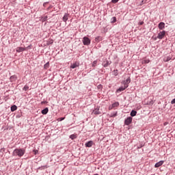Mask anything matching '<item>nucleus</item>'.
<instances>
[{"mask_svg": "<svg viewBox=\"0 0 175 175\" xmlns=\"http://www.w3.org/2000/svg\"><path fill=\"white\" fill-rule=\"evenodd\" d=\"M92 144H94V142L92 141H89L88 142H87L85 146V147H92Z\"/></svg>", "mask_w": 175, "mask_h": 175, "instance_id": "11", "label": "nucleus"}, {"mask_svg": "<svg viewBox=\"0 0 175 175\" xmlns=\"http://www.w3.org/2000/svg\"><path fill=\"white\" fill-rule=\"evenodd\" d=\"M50 66V63L47 62L44 64V69H49V67Z\"/></svg>", "mask_w": 175, "mask_h": 175, "instance_id": "19", "label": "nucleus"}, {"mask_svg": "<svg viewBox=\"0 0 175 175\" xmlns=\"http://www.w3.org/2000/svg\"><path fill=\"white\" fill-rule=\"evenodd\" d=\"M16 53H23V51H25V48L18 46L16 49Z\"/></svg>", "mask_w": 175, "mask_h": 175, "instance_id": "7", "label": "nucleus"}, {"mask_svg": "<svg viewBox=\"0 0 175 175\" xmlns=\"http://www.w3.org/2000/svg\"><path fill=\"white\" fill-rule=\"evenodd\" d=\"M64 120H65V118H59L57 121H64Z\"/></svg>", "mask_w": 175, "mask_h": 175, "instance_id": "27", "label": "nucleus"}, {"mask_svg": "<svg viewBox=\"0 0 175 175\" xmlns=\"http://www.w3.org/2000/svg\"><path fill=\"white\" fill-rule=\"evenodd\" d=\"M41 113H42V114H47V113H49V108L46 107V108L42 109Z\"/></svg>", "mask_w": 175, "mask_h": 175, "instance_id": "14", "label": "nucleus"}, {"mask_svg": "<svg viewBox=\"0 0 175 175\" xmlns=\"http://www.w3.org/2000/svg\"><path fill=\"white\" fill-rule=\"evenodd\" d=\"M131 122H132V117L127 118L124 121L125 125H129L130 124H131Z\"/></svg>", "mask_w": 175, "mask_h": 175, "instance_id": "6", "label": "nucleus"}, {"mask_svg": "<svg viewBox=\"0 0 175 175\" xmlns=\"http://www.w3.org/2000/svg\"><path fill=\"white\" fill-rule=\"evenodd\" d=\"M170 59H172L167 57V59H163V61H164V62H169V61H170Z\"/></svg>", "mask_w": 175, "mask_h": 175, "instance_id": "26", "label": "nucleus"}, {"mask_svg": "<svg viewBox=\"0 0 175 175\" xmlns=\"http://www.w3.org/2000/svg\"><path fill=\"white\" fill-rule=\"evenodd\" d=\"M16 80H17V77H16V76L10 77V81H16Z\"/></svg>", "mask_w": 175, "mask_h": 175, "instance_id": "16", "label": "nucleus"}, {"mask_svg": "<svg viewBox=\"0 0 175 175\" xmlns=\"http://www.w3.org/2000/svg\"><path fill=\"white\" fill-rule=\"evenodd\" d=\"M120 105V103H114L113 105H112V107H117Z\"/></svg>", "mask_w": 175, "mask_h": 175, "instance_id": "21", "label": "nucleus"}, {"mask_svg": "<svg viewBox=\"0 0 175 175\" xmlns=\"http://www.w3.org/2000/svg\"><path fill=\"white\" fill-rule=\"evenodd\" d=\"M16 110H17V106L14 105L11 107V111H16Z\"/></svg>", "mask_w": 175, "mask_h": 175, "instance_id": "17", "label": "nucleus"}, {"mask_svg": "<svg viewBox=\"0 0 175 175\" xmlns=\"http://www.w3.org/2000/svg\"><path fill=\"white\" fill-rule=\"evenodd\" d=\"M98 64V60L94 61L92 64V66L95 68L96 66V64Z\"/></svg>", "mask_w": 175, "mask_h": 175, "instance_id": "22", "label": "nucleus"}, {"mask_svg": "<svg viewBox=\"0 0 175 175\" xmlns=\"http://www.w3.org/2000/svg\"><path fill=\"white\" fill-rule=\"evenodd\" d=\"M25 91H27V90H28V87L27 86H25L23 88Z\"/></svg>", "mask_w": 175, "mask_h": 175, "instance_id": "32", "label": "nucleus"}, {"mask_svg": "<svg viewBox=\"0 0 175 175\" xmlns=\"http://www.w3.org/2000/svg\"><path fill=\"white\" fill-rule=\"evenodd\" d=\"M80 66V62H75V63L72 64L70 66V69H76V68H79Z\"/></svg>", "mask_w": 175, "mask_h": 175, "instance_id": "4", "label": "nucleus"}, {"mask_svg": "<svg viewBox=\"0 0 175 175\" xmlns=\"http://www.w3.org/2000/svg\"><path fill=\"white\" fill-rule=\"evenodd\" d=\"M38 152V150H35V154H36Z\"/></svg>", "mask_w": 175, "mask_h": 175, "instance_id": "34", "label": "nucleus"}, {"mask_svg": "<svg viewBox=\"0 0 175 175\" xmlns=\"http://www.w3.org/2000/svg\"><path fill=\"white\" fill-rule=\"evenodd\" d=\"M99 39H100V37L96 38V42H99Z\"/></svg>", "mask_w": 175, "mask_h": 175, "instance_id": "30", "label": "nucleus"}, {"mask_svg": "<svg viewBox=\"0 0 175 175\" xmlns=\"http://www.w3.org/2000/svg\"><path fill=\"white\" fill-rule=\"evenodd\" d=\"M128 88V84L124 83V86H122L117 90V92H121V91H124V90H126Z\"/></svg>", "mask_w": 175, "mask_h": 175, "instance_id": "5", "label": "nucleus"}, {"mask_svg": "<svg viewBox=\"0 0 175 175\" xmlns=\"http://www.w3.org/2000/svg\"><path fill=\"white\" fill-rule=\"evenodd\" d=\"M129 83H131V78H128V79L125 81L124 84H127V85H128V84H129Z\"/></svg>", "mask_w": 175, "mask_h": 175, "instance_id": "20", "label": "nucleus"}, {"mask_svg": "<svg viewBox=\"0 0 175 175\" xmlns=\"http://www.w3.org/2000/svg\"><path fill=\"white\" fill-rule=\"evenodd\" d=\"M68 17H69V14H65L63 17V21H64V23H66V21H68Z\"/></svg>", "mask_w": 175, "mask_h": 175, "instance_id": "12", "label": "nucleus"}, {"mask_svg": "<svg viewBox=\"0 0 175 175\" xmlns=\"http://www.w3.org/2000/svg\"><path fill=\"white\" fill-rule=\"evenodd\" d=\"M144 24V22H140L139 25H143Z\"/></svg>", "mask_w": 175, "mask_h": 175, "instance_id": "33", "label": "nucleus"}, {"mask_svg": "<svg viewBox=\"0 0 175 175\" xmlns=\"http://www.w3.org/2000/svg\"><path fill=\"white\" fill-rule=\"evenodd\" d=\"M76 135H71L70 136V139H71L72 140H75V139H76Z\"/></svg>", "mask_w": 175, "mask_h": 175, "instance_id": "23", "label": "nucleus"}, {"mask_svg": "<svg viewBox=\"0 0 175 175\" xmlns=\"http://www.w3.org/2000/svg\"><path fill=\"white\" fill-rule=\"evenodd\" d=\"M46 20H47V16H42V18H41V21H46Z\"/></svg>", "mask_w": 175, "mask_h": 175, "instance_id": "24", "label": "nucleus"}, {"mask_svg": "<svg viewBox=\"0 0 175 175\" xmlns=\"http://www.w3.org/2000/svg\"><path fill=\"white\" fill-rule=\"evenodd\" d=\"M103 65L104 68H107L110 65V62L109 61L104 62Z\"/></svg>", "mask_w": 175, "mask_h": 175, "instance_id": "13", "label": "nucleus"}, {"mask_svg": "<svg viewBox=\"0 0 175 175\" xmlns=\"http://www.w3.org/2000/svg\"><path fill=\"white\" fill-rule=\"evenodd\" d=\"M25 154V150L23 149H15L13 151L12 155L13 157H18L19 158H21L23 155Z\"/></svg>", "mask_w": 175, "mask_h": 175, "instance_id": "1", "label": "nucleus"}, {"mask_svg": "<svg viewBox=\"0 0 175 175\" xmlns=\"http://www.w3.org/2000/svg\"><path fill=\"white\" fill-rule=\"evenodd\" d=\"M98 90H100V88H102V85H98Z\"/></svg>", "mask_w": 175, "mask_h": 175, "instance_id": "31", "label": "nucleus"}, {"mask_svg": "<svg viewBox=\"0 0 175 175\" xmlns=\"http://www.w3.org/2000/svg\"><path fill=\"white\" fill-rule=\"evenodd\" d=\"M159 29H165V23L163 22H161L159 24Z\"/></svg>", "mask_w": 175, "mask_h": 175, "instance_id": "9", "label": "nucleus"}, {"mask_svg": "<svg viewBox=\"0 0 175 175\" xmlns=\"http://www.w3.org/2000/svg\"><path fill=\"white\" fill-rule=\"evenodd\" d=\"M120 0H111L112 3H117Z\"/></svg>", "mask_w": 175, "mask_h": 175, "instance_id": "28", "label": "nucleus"}, {"mask_svg": "<svg viewBox=\"0 0 175 175\" xmlns=\"http://www.w3.org/2000/svg\"><path fill=\"white\" fill-rule=\"evenodd\" d=\"M136 114H137V111H136L135 110L131 111V117H135V116H136Z\"/></svg>", "mask_w": 175, "mask_h": 175, "instance_id": "15", "label": "nucleus"}, {"mask_svg": "<svg viewBox=\"0 0 175 175\" xmlns=\"http://www.w3.org/2000/svg\"><path fill=\"white\" fill-rule=\"evenodd\" d=\"M165 161H159L158 163H157L155 165H154V167H159L160 166H162L163 165Z\"/></svg>", "mask_w": 175, "mask_h": 175, "instance_id": "8", "label": "nucleus"}, {"mask_svg": "<svg viewBox=\"0 0 175 175\" xmlns=\"http://www.w3.org/2000/svg\"><path fill=\"white\" fill-rule=\"evenodd\" d=\"M83 43L84 46H88L91 44V40H90V38H88V37H84L83 39Z\"/></svg>", "mask_w": 175, "mask_h": 175, "instance_id": "2", "label": "nucleus"}, {"mask_svg": "<svg viewBox=\"0 0 175 175\" xmlns=\"http://www.w3.org/2000/svg\"><path fill=\"white\" fill-rule=\"evenodd\" d=\"M117 21V18H116V16H113V18H112V21H111V23H116Z\"/></svg>", "mask_w": 175, "mask_h": 175, "instance_id": "25", "label": "nucleus"}, {"mask_svg": "<svg viewBox=\"0 0 175 175\" xmlns=\"http://www.w3.org/2000/svg\"><path fill=\"white\" fill-rule=\"evenodd\" d=\"M150 59H145L142 61V64H149Z\"/></svg>", "mask_w": 175, "mask_h": 175, "instance_id": "18", "label": "nucleus"}, {"mask_svg": "<svg viewBox=\"0 0 175 175\" xmlns=\"http://www.w3.org/2000/svg\"><path fill=\"white\" fill-rule=\"evenodd\" d=\"M165 35H166V31H160L158 33L157 38L158 39H163V38H165Z\"/></svg>", "mask_w": 175, "mask_h": 175, "instance_id": "3", "label": "nucleus"}, {"mask_svg": "<svg viewBox=\"0 0 175 175\" xmlns=\"http://www.w3.org/2000/svg\"><path fill=\"white\" fill-rule=\"evenodd\" d=\"M171 104H172V105H174V104H175V98H174V99L171 101Z\"/></svg>", "mask_w": 175, "mask_h": 175, "instance_id": "29", "label": "nucleus"}, {"mask_svg": "<svg viewBox=\"0 0 175 175\" xmlns=\"http://www.w3.org/2000/svg\"><path fill=\"white\" fill-rule=\"evenodd\" d=\"M92 114H96V115L100 114V111H99V108H96L94 110H93Z\"/></svg>", "mask_w": 175, "mask_h": 175, "instance_id": "10", "label": "nucleus"}]
</instances>
